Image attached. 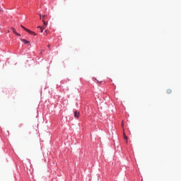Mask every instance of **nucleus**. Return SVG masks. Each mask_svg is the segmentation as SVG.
I'll return each instance as SVG.
<instances>
[{
    "label": "nucleus",
    "instance_id": "10",
    "mask_svg": "<svg viewBox=\"0 0 181 181\" xmlns=\"http://www.w3.org/2000/svg\"><path fill=\"white\" fill-rule=\"evenodd\" d=\"M46 16H47V15L42 16V19H44V21H45V18H46Z\"/></svg>",
    "mask_w": 181,
    "mask_h": 181
},
{
    "label": "nucleus",
    "instance_id": "9",
    "mask_svg": "<svg viewBox=\"0 0 181 181\" xmlns=\"http://www.w3.org/2000/svg\"><path fill=\"white\" fill-rule=\"evenodd\" d=\"M21 28H22L23 29H24V30H26V29H28V28H25L23 25H21Z\"/></svg>",
    "mask_w": 181,
    "mask_h": 181
},
{
    "label": "nucleus",
    "instance_id": "11",
    "mask_svg": "<svg viewBox=\"0 0 181 181\" xmlns=\"http://www.w3.org/2000/svg\"><path fill=\"white\" fill-rule=\"evenodd\" d=\"M0 12H4V10L1 8H0Z\"/></svg>",
    "mask_w": 181,
    "mask_h": 181
},
{
    "label": "nucleus",
    "instance_id": "14",
    "mask_svg": "<svg viewBox=\"0 0 181 181\" xmlns=\"http://www.w3.org/2000/svg\"><path fill=\"white\" fill-rule=\"evenodd\" d=\"M141 181H144V180H141Z\"/></svg>",
    "mask_w": 181,
    "mask_h": 181
},
{
    "label": "nucleus",
    "instance_id": "4",
    "mask_svg": "<svg viewBox=\"0 0 181 181\" xmlns=\"http://www.w3.org/2000/svg\"><path fill=\"white\" fill-rule=\"evenodd\" d=\"M21 42H23V43H25V45H28V43H30L29 41L25 40V39H21Z\"/></svg>",
    "mask_w": 181,
    "mask_h": 181
},
{
    "label": "nucleus",
    "instance_id": "8",
    "mask_svg": "<svg viewBox=\"0 0 181 181\" xmlns=\"http://www.w3.org/2000/svg\"><path fill=\"white\" fill-rule=\"evenodd\" d=\"M166 93H167V94H172V90L171 89H168L166 90Z\"/></svg>",
    "mask_w": 181,
    "mask_h": 181
},
{
    "label": "nucleus",
    "instance_id": "5",
    "mask_svg": "<svg viewBox=\"0 0 181 181\" xmlns=\"http://www.w3.org/2000/svg\"><path fill=\"white\" fill-rule=\"evenodd\" d=\"M42 22H43V24H44V26L42 28H46V26H47V22H46L45 21V19H42Z\"/></svg>",
    "mask_w": 181,
    "mask_h": 181
},
{
    "label": "nucleus",
    "instance_id": "6",
    "mask_svg": "<svg viewBox=\"0 0 181 181\" xmlns=\"http://www.w3.org/2000/svg\"><path fill=\"white\" fill-rule=\"evenodd\" d=\"M39 29H40V30H41V33H43V30H44V29H45L46 28H45V27H42V26H38L37 27Z\"/></svg>",
    "mask_w": 181,
    "mask_h": 181
},
{
    "label": "nucleus",
    "instance_id": "3",
    "mask_svg": "<svg viewBox=\"0 0 181 181\" xmlns=\"http://www.w3.org/2000/svg\"><path fill=\"white\" fill-rule=\"evenodd\" d=\"M11 30L13 31V33H14V35H16V36H21V34L18 33V32H16V30L15 29V28H11Z\"/></svg>",
    "mask_w": 181,
    "mask_h": 181
},
{
    "label": "nucleus",
    "instance_id": "12",
    "mask_svg": "<svg viewBox=\"0 0 181 181\" xmlns=\"http://www.w3.org/2000/svg\"><path fill=\"white\" fill-rule=\"evenodd\" d=\"M40 19H42V15L41 14H40Z\"/></svg>",
    "mask_w": 181,
    "mask_h": 181
},
{
    "label": "nucleus",
    "instance_id": "7",
    "mask_svg": "<svg viewBox=\"0 0 181 181\" xmlns=\"http://www.w3.org/2000/svg\"><path fill=\"white\" fill-rule=\"evenodd\" d=\"M124 139H126L127 144H128V136H127V135H125V133H124Z\"/></svg>",
    "mask_w": 181,
    "mask_h": 181
},
{
    "label": "nucleus",
    "instance_id": "2",
    "mask_svg": "<svg viewBox=\"0 0 181 181\" xmlns=\"http://www.w3.org/2000/svg\"><path fill=\"white\" fill-rule=\"evenodd\" d=\"M79 117H80V112L75 111L74 112V118H76L77 119H78Z\"/></svg>",
    "mask_w": 181,
    "mask_h": 181
},
{
    "label": "nucleus",
    "instance_id": "1",
    "mask_svg": "<svg viewBox=\"0 0 181 181\" xmlns=\"http://www.w3.org/2000/svg\"><path fill=\"white\" fill-rule=\"evenodd\" d=\"M25 32H28L30 35H33V36H36V33L29 30V29H25Z\"/></svg>",
    "mask_w": 181,
    "mask_h": 181
},
{
    "label": "nucleus",
    "instance_id": "13",
    "mask_svg": "<svg viewBox=\"0 0 181 181\" xmlns=\"http://www.w3.org/2000/svg\"><path fill=\"white\" fill-rule=\"evenodd\" d=\"M45 33H47V30H45Z\"/></svg>",
    "mask_w": 181,
    "mask_h": 181
}]
</instances>
